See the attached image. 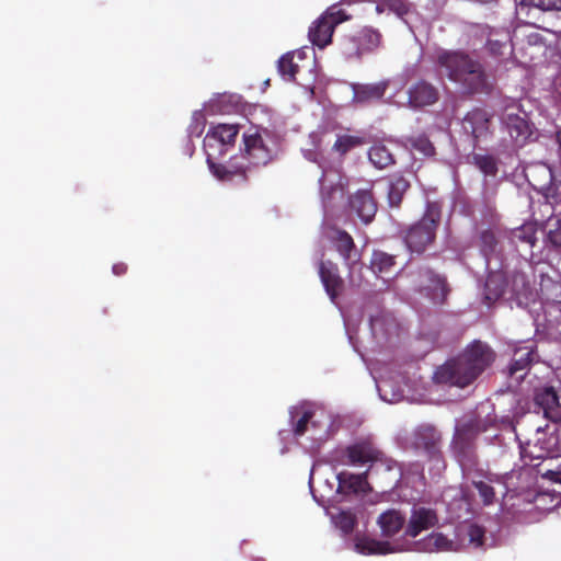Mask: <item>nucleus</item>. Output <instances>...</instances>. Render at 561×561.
I'll return each mask as SVG.
<instances>
[{"mask_svg": "<svg viewBox=\"0 0 561 561\" xmlns=\"http://www.w3.org/2000/svg\"><path fill=\"white\" fill-rule=\"evenodd\" d=\"M434 64L437 75L455 83L465 95L490 94L494 77L485 66L463 49L436 50Z\"/></svg>", "mask_w": 561, "mask_h": 561, "instance_id": "obj_1", "label": "nucleus"}, {"mask_svg": "<svg viewBox=\"0 0 561 561\" xmlns=\"http://www.w3.org/2000/svg\"><path fill=\"white\" fill-rule=\"evenodd\" d=\"M493 350L481 341L471 343L457 358L439 366L434 374L437 383L465 388L472 383L494 360Z\"/></svg>", "mask_w": 561, "mask_h": 561, "instance_id": "obj_2", "label": "nucleus"}, {"mask_svg": "<svg viewBox=\"0 0 561 561\" xmlns=\"http://www.w3.org/2000/svg\"><path fill=\"white\" fill-rule=\"evenodd\" d=\"M442 220V205L438 202H427L425 211L420 220L402 231L405 247L411 253L423 254L435 240Z\"/></svg>", "mask_w": 561, "mask_h": 561, "instance_id": "obj_3", "label": "nucleus"}, {"mask_svg": "<svg viewBox=\"0 0 561 561\" xmlns=\"http://www.w3.org/2000/svg\"><path fill=\"white\" fill-rule=\"evenodd\" d=\"M559 454V436L557 431H550V427H538L534 438L520 445L522 459L531 465L535 460H552Z\"/></svg>", "mask_w": 561, "mask_h": 561, "instance_id": "obj_4", "label": "nucleus"}, {"mask_svg": "<svg viewBox=\"0 0 561 561\" xmlns=\"http://www.w3.org/2000/svg\"><path fill=\"white\" fill-rule=\"evenodd\" d=\"M270 131L266 128L251 126L242 135V159L253 165H266L275 156L268 142Z\"/></svg>", "mask_w": 561, "mask_h": 561, "instance_id": "obj_5", "label": "nucleus"}, {"mask_svg": "<svg viewBox=\"0 0 561 561\" xmlns=\"http://www.w3.org/2000/svg\"><path fill=\"white\" fill-rule=\"evenodd\" d=\"M381 43V34L370 26H363L345 34L339 43L340 53L345 59H360L374 51Z\"/></svg>", "mask_w": 561, "mask_h": 561, "instance_id": "obj_6", "label": "nucleus"}, {"mask_svg": "<svg viewBox=\"0 0 561 561\" xmlns=\"http://www.w3.org/2000/svg\"><path fill=\"white\" fill-rule=\"evenodd\" d=\"M351 15L339 4L329 7L309 27L308 37L310 42L323 49L332 42L335 27L351 20Z\"/></svg>", "mask_w": 561, "mask_h": 561, "instance_id": "obj_7", "label": "nucleus"}, {"mask_svg": "<svg viewBox=\"0 0 561 561\" xmlns=\"http://www.w3.org/2000/svg\"><path fill=\"white\" fill-rule=\"evenodd\" d=\"M347 457V463L352 466H365L370 463L369 471L378 466L385 467L386 470H392L397 462L387 457L379 450L375 444L368 439L356 442L344 450Z\"/></svg>", "mask_w": 561, "mask_h": 561, "instance_id": "obj_8", "label": "nucleus"}, {"mask_svg": "<svg viewBox=\"0 0 561 561\" xmlns=\"http://www.w3.org/2000/svg\"><path fill=\"white\" fill-rule=\"evenodd\" d=\"M492 117V114L481 107H474L463 116L462 131L471 137L474 148L493 136Z\"/></svg>", "mask_w": 561, "mask_h": 561, "instance_id": "obj_9", "label": "nucleus"}, {"mask_svg": "<svg viewBox=\"0 0 561 561\" xmlns=\"http://www.w3.org/2000/svg\"><path fill=\"white\" fill-rule=\"evenodd\" d=\"M215 152L208 151L207 164L211 174L221 182H230L243 185L248 183L249 165L240 162L237 157L231 158L227 163H216Z\"/></svg>", "mask_w": 561, "mask_h": 561, "instance_id": "obj_10", "label": "nucleus"}, {"mask_svg": "<svg viewBox=\"0 0 561 561\" xmlns=\"http://www.w3.org/2000/svg\"><path fill=\"white\" fill-rule=\"evenodd\" d=\"M238 134L239 125L237 124H217L211 126L204 138L206 154L208 156V151L225 154L228 147L234 145Z\"/></svg>", "mask_w": 561, "mask_h": 561, "instance_id": "obj_11", "label": "nucleus"}, {"mask_svg": "<svg viewBox=\"0 0 561 561\" xmlns=\"http://www.w3.org/2000/svg\"><path fill=\"white\" fill-rule=\"evenodd\" d=\"M411 444L414 449L424 451L428 458L443 461L442 434L435 426L430 424L417 426L412 434Z\"/></svg>", "mask_w": 561, "mask_h": 561, "instance_id": "obj_12", "label": "nucleus"}, {"mask_svg": "<svg viewBox=\"0 0 561 561\" xmlns=\"http://www.w3.org/2000/svg\"><path fill=\"white\" fill-rule=\"evenodd\" d=\"M329 239L333 248L343 259L345 265L348 266L350 282L354 284L355 279L353 278V273L356 270L357 265H360V255L356 250V245L352 236L345 230L335 228L332 230Z\"/></svg>", "mask_w": 561, "mask_h": 561, "instance_id": "obj_13", "label": "nucleus"}, {"mask_svg": "<svg viewBox=\"0 0 561 561\" xmlns=\"http://www.w3.org/2000/svg\"><path fill=\"white\" fill-rule=\"evenodd\" d=\"M437 523L438 516L435 510L425 506H413L404 534L407 537L415 538L422 531L435 527Z\"/></svg>", "mask_w": 561, "mask_h": 561, "instance_id": "obj_14", "label": "nucleus"}, {"mask_svg": "<svg viewBox=\"0 0 561 561\" xmlns=\"http://www.w3.org/2000/svg\"><path fill=\"white\" fill-rule=\"evenodd\" d=\"M535 403L542 410L543 416L553 423H561V393L554 387L538 388Z\"/></svg>", "mask_w": 561, "mask_h": 561, "instance_id": "obj_15", "label": "nucleus"}, {"mask_svg": "<svg viewBox=\"0 0 561 561\" xmlns=\"http://www.w3.org/2000/svg\"><path fill=\"white\" fill-rule=\"evenodd\" d=\"M351 211L362 220L363 224H370L377 213V202L369 190H358L348 198Z\"/></svg>", "mask_w": 561, "mask_h": 561, "instance_id": "obj_16", "label": "nucleus"}, {"mask_svg": "<svg viewBox=\"0 0 561 561\" xmlns=\"http://www.w3.org/2000/svg\"><path fill=\"white\" fill-rule=\"evenodd\" d=\"M438 100V88L424 79L417 80L408 90V103L412 108L431 106Z\"/></svg>", "mask_w": 561, "mask_h": 561, "instance_id": "obj_17", "label": "nucleus"}, {"mask_svg": "<svg viewBox=\"0 0 561 561\" xmlns=\"http://www.w3.org/2000/svg\"><path fill=\"white\" fill-rule=\"evenodd\" d=\"M319 276L331 301L335 302L344 289V280L340 275L337 264L330 260L321 261Z\"/></svg>", "mask_w": 561, "mask_h": 561, "instance_id": "obj_18", "label": "nucleus"}, {"mask_svg": "<svg viewBox=\"0 0 561 561\" xmlns=\"http://www.w3.org/2000/svg\"><path fill=\"white\" fill-rule=\"evenodd\" d=\"M503 125L516 146H524L533 130L526 116L506 112L502 117Z\"/></svg>", "mask_w": 561, "mask_h": 561, "instance_id": "obj_19", "label": "nucleus"}, {"mask_svg": "<svg viewBox=\"0 0 561 561\" xmlns=\"http://www.w3.org/2000/svg\"><path fill=\"white\" fill-rule=\"evenodd\" d=\"M559 11L561 12V0H519L517 14L524 18L526 24L537 26L538 18L535 12Z\"/></svg>", "mask_w": 561, "mask_h": 561, "instance_id": "obj_20", "label": "nucleus"}, {"mask_svg": "<svg viewBox=\"0 0 561 561\" xmlns=\"http://www.w3.org/2000/svg\"><path fill=\"white\" fill-rule=\"evenodd\" d=\"M536 351L534 342H528L515 348L512 362L508 366V375L523 378L530 365L535 362Z\"/></svg>", "mask_w": 561, "mask_h": 561, "instance_id": "obj_21", "label": "nucleus"}, {"mask_svg": "<svg viewBox=\"0 0 561 561\" xmlns=\"http://www.w3.org/2000/svg\"><path fill=\"white\" fill-rule=\"evenodd\" d=\"M368 472L369 470L360 474H354L346 471L340 472L337 474V490L345 494H357L367 492L369 490L367 482Z\"/></svg>", "mask_w": 561, "mask_h": 561, "instance_id": "obj_22", "label": "nucleus"}, {"mask_svg": "<svg viewBox=\"0 0 561 561\" xmlns=\"http://www.w3.org/2000/svg\"><path fill=\"white\" fill-rule=\"evenodd\" d=\"M377 524L385 537H393L403 528L405 516L400 511L391 508L379 515Z\"/></svg>", "mask_w": 561, "mask_h": 561, "instance_id": "obj_23", "label": "nucleus"}, {"mask_svg": "<svg viewBox=\"0 0 561 561\" xmlns=\"http://www.w3.org/2000/svg\"><path fill=\"white\" fill-rule=\"evenodd\" d=\"M508 282L501 272L490 273L484 284V299L488 304L495 302L505 293Z\"/></svg>", "mask_w": 561, "mask_h": 561, "instance_id": "obj_24", "label": "nucleus"}, {"mask_svg": "<svg viewBox=\"0 0 561 561\" xmlns=\"http://www.w3.org/2000/svg\"><path fill=\"white\" fill-rule=\"evenodd\" d=\"M388 84L386 82H377L370 84L354 85V101L357 103H368L379 101L383 98Z\"/></svg>", "mask_w": 561, "mask_h": 561, "instance_id": "obj_25", "label": "nucleus"}, {"mask_svg": "<svg viewBox=\"0 0 561 561\" xmlns=\"http://www.w3.org/2000/svg\"><path fill=\"white\" fill-rule=\"evenodd\" d=\"M314 412L305 408H293L290 410V420L293 424V432L295 436H302L309 425L318 427L319 422L313 420Z\"/></svg>", "mask_w": 561, "mask_h": 561, "instance_id": "obj_26", "label": "nucleus"}, {"mask_svg": "<svg viewBox=\"0 0 561 561\" xmlns=\"http://www.w3.org/2000/svg\"><path fill=\"white\" fill-rule=\"evenodd\" d=\"M485 48L494 58L501 59L512 54L511 37L507 32L502 34L490 33Z\"/></svg>", "mask_w": 561, "mask_h": 561, "instance_id": "obj_27", "label": "nucleus"}, {"mask_svg": "<svg viewBox=\"0 0 561 561\" xmlns=\"http://www.w3.org/2000/svg\"><path fill=\"white\" fill-rule=\"evenodd\" d=\"M368 159L377 169H385L394 164V156L383 141H376L368 150Z\"/></svg>", "mask_w": 561, "mask_h": 561, "instance_id": "obj_28", "label": "nucleus"}, {"mask_svg": "<svg viewBox=\"0 0 561 561\" xmlns=\"http://www.w3.org/2000/svg\"><path fill=\"white\" fill-rule=\"evenodd\" d=\"M396 266V256L381 250H374L370 259V270L375 275H390Z\"/></svg>", "mask_w": 561, "mask_h": 561, "instance_id": "obj_29", "label": "nucleus"}, {"mask_svg": "<svg viewBox=\"0 0 561 561\" xmlns=\"http://www.w3.org/2000/svg\"><path fill=\"white\" fill-rule=\"evenodd\" d=\"M508 285L512 296L518 300L519 304H522L523 300H529L533 296L530 283L527 276L522 272L513 273Z\"/></svg>", "mask_w": 561, "mask_h": 561, "instance_id": "obj_30", "label": "nucleus"}, {"mask_svg": "<svg viewBox=\"0 0 561 561\" xmlns=\"http://www.w3.org/2000/svg\"><path fill=\"white\" fill-rule=\"evenodd\" d=\"M480 432L481 428L478 422H466L461 424L459 427H457L454 443L461 450H465V448L470 447L471 443L476 439Z\"/></svg>", "mask_w": 561, "mask_h": 561, "instance_id": "obj_31", "label": "nucleus"}, {"mask_svg": "<svg viewBox=\"0 0 561 561\" xmlns=\"http://www.w3.org/2000/svg\"><path fill=\"white\" fill-rule=\"evenodd\" d=\"M495 227L482 228L479 231V248L483 256L489 260L496 253L499 247V236Z\"/></svg>", "mask_w": 561, "mask_h": 561, "instance_id": "obj_32", "label": "nucleus"}, {"mask_svg": "<svg viewBox=\"0 0 561 561\" xmlns=\"http://www.w3.org/2000/svg\"><path fill=\"white\" fill-rule=\"evenodd\" d=\"M410 183L402 175H394L389 182L388 202L391 207H399Z\"/></svg>", "mask_w": 561, "mask_h": 561, "instance_id": "obj_33", "label": "nucleus"}, {"mask_svg": "<svg viewBox=\"0 0 561 561\" xmlns=\"http://www.w3.org/2000/svg\"><path fill=\"white\" fill-rule=\"evenodd\" d=\"M295 53L288 51L280 56L277 61V71L280 77L286 80L294 82L296 81V75L299 71V66L294 61Z\"/></svg>", "mask_w": 561, "mask_h": 561, "instance_id": "obj_34", "label": "nucleus"}, {"mask_svg": "<svg viewBox=\"0 0 561 561\" xmlns=\"http://www.w3.org/2000/svg\"><path fill=\"white\" fill-rule=\"evenodd\" d=\"M368 144V140L365 137L357 135H340L335 142L333 144L332 149L337 152L340 156H345L348 151L354 148L360 147L363 145Z\"/></svg>", "mask_w": 561, "mask_h": 561, "instance_id": "obj_35", "label": "nucleus"}, {"mask_svg": "<svg viewBox=\"0 0 561 561\" xmlns=\"http://www.w3.org/2000/svg\"><path fill=\"white\" fill-rule=\"evenodd\" d=\"M473 164L486 176H495L499 172L497 160L492 154L476 153L472 156Z\"/></svg>", "mask_w": 561, "mask_h": 561, "instance_id": "obj_36", "label": "nucleus"}, {"mask_svg": "<svg viewBox=\"0 0 561 561\" xmlns=\"http://www.w3.org/2000/svg\"><path fill=\"white\" fill-rule=\"evenodd\" d=\"M357 549L366 554H386L392 552L390 543L376 539H364L356 543Z\"/></svg>", "mask_w": 561, "mask_h": 561, "instance_id": "obj_37", "label": "nucleus"}, {"mask_svg": "<svg viewBox=\"0 0 561 561\" xmlns=\"http://www.w3.org/2000/svg\"><path fill=\"white\" fill-rule=\"evenodd\" d=\"M536 232L537 230L534 225L526 224L513 230L512 239L533 248L537 241Z\"/></svg>", "mask_w": 561, "mask_h": 561, "instance_id": "obj_38", "label": "nucleus"}, {"mask_svg": "<svg viewBox=\"0 0 561 561\" xmlns=\"http://www.w3.org/2000/svg\"><path fill=\"white\" fill-rule=\"evenodd\" d=\"M335 526L344 534L353 533L357 525L356 516L350 511H341L333 517Z\"/></svg>", "mask_w": 561, "mask_h": 561, "instance_id": "obj_39", "label": "nucleus"}, {"mask_svg": "<svg viewBox=\"0 0 561 561\" xmlns=\"http://www.w3.org/2000/svg\"><path fill=\"white\" fill-rule=\"evenodd\" d=\"M411 148L424 157H433L435 154V147L426 135H417L408 139Z\"/></svg>", "mask_w": 561, "mask_h": 561, "instance_id": "obj_40", "label": "nucleus"}, {"mask_svg": "<svg viewBox=\"0 0 561 561\" xmlns=\"http://www.w3.org/2000/svg\"><path fill=\"white\" fill-rule=\"evenodd\" d=\"M492 480L489 479V482L483 480H473L472 485L476 488V490L479 493V496L485 506H490L494 504L495 502V491L494 488L491 485Z\"/></svg>", "mask_w": 561, "mask_h": 561, "instance_id": "obj_41", "label": "nucleus"}, {"mask_svg": "<svg viewBox=\"0 0 561 561\" xmlns=\"http://www.w3.org/2000/svg\"><path fill=\"white\" fill-rule=\"evenodd\" d=\"M541 293L548 301L554 305H561V282L541 283Z\"/></svg>", "mask_w": 561, "mask_h": 561, "instance_id": "obj_42", "label": "nucleus"}, {"mask_svg": "<svg viewBox=\"0 0 561 561\" xmlns=\"http://www.w3.org/2000/svg\"><path fill=\"white\" fill-rule=\"evenodd\" d=\"M556 460L557 458L552 459L547 466L539 468L538 473L543 479L561 484V462Z\"/></svg>", "mask_w": 561, "mask_h": 561, "instance_id": "obj_43", "label": "nucleus"}, {"mask_svg": "<svg viewBox=\"0 0 561 561\" xmlns=\"http://www.w3.org/2000/svg\"><path fill=\"white\" fill-rule=\"evenodd\" d=\"M453 542L443 534H432L426 538V546L433 550H449Z\"/></svg>", "mask_w": 561, "mask_h": 561, "instance_id": "obj_44", "label": "nucleus"}, {"mask_svg": "<svg viewBox=\"0 0 561 561\" xmlns=\"http://www.w3.org/2000/svg\"><path fill=\"white\" fill-rule=\"evenodd\" d=\"M484 534H485V531H484L483 527H481L477 524H472L469 526V529H468L469 540L476 547H481L483 545Z\"/></svg>", "mask_w": 561, "mask_h": 561, "instance_id": "obj_45", "label": "nucleus"}, {"mask_svg": "<svg viewBox=\"0 0 561 561\" xmlns=\"http://www.w3.org/2000/svg\"><path fill=\"white\" fill-rule=\"evenodd\" d=\"M387 7L400 18H403L410 11V4L405 0H387Z\"/></svg>", "mask_w": 561, "mask_h": 561, "instance_id": "obj_46", "label": "nucleus"}, {"mask_svg": "<svg viewBox=\"0 0 561 561\" xmlns=\"http://www.w3.org/2000/svg\"><path fill=\"white\" fill-rule=\"evenodd\" d=\"M549 225L551 227L553 226V228H549L548 240L553 247L560 248L561 247V220L556 219L554 224L550 222Z\"/></svg>", "mask_w": 561, "mask_h": 561, "instance_id": "obj_47", "label": "nucleus"}, {"mask_svg": "<svg viewBox=\"0 0 561 561\" xmlns=\"http://www.w3.org/2000/svg\"><path fill=\"white\" fill-rule=\"evenodd\" d=\"M425 275L431 280V283H433L435 288H440L443 290L445 289L446 283L443 277L434 273L432 270H426Z\"/></svg>", "mask_w": 561, "mask_h": 561, "instance_id": "obj_48", "label": "nucleus"}, {"mask_svg": "<svg viewBox=\"0 0 561 561\" xmlns=\"http://www.w3.org/2000/svg\"><path fill=\"white\" fill-rule=\"evenodd\" d=\"M526 39L529 45H534V46L543 45V37L541 36V34H539L537 32H531V33L527 34Z\"/></svg>", "mask_w": 561, "mask_h": 561, "instance_id": "obj_49", "label": "nucleus"}, {"mask_svg": "<svg viewBox=\"0 0 561 561\" xmlns=\"http://www.w3.org/2000/svg\"><path fill=\"white\" fill-rule=\"evenodd\" d=\"M549 192L552 193L547 194V198L551 197L553 199L552 203L561 204V183L554 185V187H550Z\"/></svg>", "mask_w": 561, "mask_h": 561, "instance_id": "obj_50", "label": "nucleus"}, {"mask_svg": "<svg viewBox=\"0 0 561 561\" xmlns=\"http://www.w3.org/2000/svg\"><path fill=\"white\" fill-rule=\"evenodd\" d=\"M127 264L118 262L113 265L112 271L116 276H122L127 272Z\"/></svg>", "mask_w": 561, "mask_h": 561, "instance_id": "obj_51", "label": "nucleus"}, {"mask_svg": "<svg viewBox=\"0 0 561 561\" xmlns=\"http://www.w3.org/2000/svg\"><path fill=\"white\" fill-rule=\"evenodd\" d=\"M554 93L558 102L561 104V73L554 80Z\"/></svg>", "mask_w": 561, "mask_h": 561, "instance_id": "obj_52", "label": "nucleus"}, {"mask_svg": "<svg viewBox=\"0 0 561 561\" xmlns=\"http://www.w3.org/2000/svg\"><path fill=\"white\" fill-rule=\"evenodd\" d=\"M556 141L558 144L559 152L561 154V128L558 129L557 133H556Z\"/></svg>", "mask_w": 561, "mask_h": 561, "instance_id": "obj_53", "label": "nucleus"}]
</instances>
